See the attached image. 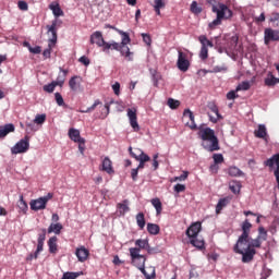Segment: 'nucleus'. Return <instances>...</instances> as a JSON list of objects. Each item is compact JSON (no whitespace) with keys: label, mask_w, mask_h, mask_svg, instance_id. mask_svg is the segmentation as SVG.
Instances as JSON below:
<instances>
[{"label":"nucleus","mask_w":279,"mask_h":279,"mask_svg":"<svg viewBox=\"0 0 279 279\" xmlns=\"http://www.w3.org/2000/svg\"><path fill=\"white\" fill-rule=\"evenodd\" d=\"M101 105H102L101 100L96 99L94 101V104L86 109V111H81V112H82V114H86L88 112H93V110H95V108H97V106H101Z\"/></svg>","instance_id":"49530a36"},{"label":"nucleus","mask_w":279,"mask_h":279,"mask_svg":"<svg viewBox=\"0 0 279 279\" xmlns=\"http://www.w3.org/2000/svg\"><path fill=\"white\" fill-rule=\"evenodd\" d=\"M201 60H207L208 59V48L202 46L201 52H199Z\"/></svg>","instance_id":"13d9d810"},{"label":"nucleus","mask_w":279,"mask_h":279,"mask_svg":"<svg viewBox=\"0 0 279 279\" xmlns=\"http://www.w3.org/2000/svg\"><path fill=\"white\" fill-rule=\"evenodd\" d=\"M88 250L84 246H81L80 248L76 250L75 255L78 258L80 263H84L88 258Z\"/></svg>","instance_id":"aec40b11"},{"label":"nucleus","mask_w":279,"mask_h":279,"mask_svg":"<svg viewBox=\"0 0 279 279\" xmlns=\"http://www.w3.org/2000/svg\"><path fill=\"white\" fill-rule=\"evenodd\" d=\"M135 219L140 230H143L145 228V214L138 213Z\"/></svg>","instance_id":"473e14b6"},{"label":"nucleus","mask_w":279,"mask_h":279,"mask_svg":"<svg viewBox=\"0 0 279 279\" xmlns=\"http://www.w3.org/2000/svg\"><path fill=\"white\" fill-rule=\"evenodd\" d=\"M17 207L20 208V210L22 213H24V215H25V213H27L29 207L27 206V203L25 202V199H23V196L20 197V201L17 203Z\"/></svg>","instance_id":"ea45409f"},{"label":"nucleus","mask_w":279,"mask_h":279,"mask_svg":"<svg viewBox=\"0 0 279 279\" xmlns=\"http://www.w3.org/2000/svg\"><path fill=\"white\" fill-rule=\"evenodd\" d=\"M54 99L57 102V106H64V98L62 97V94L60 93H54Z\"/></svg>","instance_id":"603ef678"},{"label":"nucleus","mask_w":279,"mask_h":279,"mask_svg":"<svg viewBox=\"0 0 279 279\" xmlns=\"http://www.w3.org/2000/svg\"><path fill=\"white\" fill-rule=\"evenodd\" d=\"M191 12L192 14H202V7L197 4V1L191 3Z\"/></svg>","instance_id":"a18cd8bd"},{"label":"nucleus","mask_w":279,"mask_h":279,"mask_svg":"<svg viewBox=\"0 0 279 279\" xmlns=\"http://www.w3.org/2000/svg\"><path fill=\"white\" fill-rule=\"evenodd\" d=\"M240 90H245V81H242L241 84H239L235 88V90H230L227 94V99L232 100V99H236V97H239V93Z\"/></svg>","instance_id":"6ab92c4d"},{"label":"nucleus","mask_w":279,"mask_h":279,"mask_svg":"<svg viewBox=\"0 0 279 279\" xmlns=\"http://www.w3.org/2000/svg\"><path fill=\"white\" fill-rule=\"evenodd\" d=\"M168 106H169V108H171V110H177V108H180V100L169 98L168 99Z\"/></svg>","instance_id":"de8ad7c7"},{"label":"nucleus","mask_w":279,"mask_h":279,"mask_svg":"<svg viewBox=\"0 0 279 279\" xmlns=\"http://www.w3.org/2000/svg\"><path fill=\"white\" fill-rule=\"evenodd\" d=\"M147 254H159L160 253V248L158 247H150L149 244L146 248Z\"/></svg>","instance_id":"338daca9"},{"label":"nucleus","mask_w":279,"mask_h":279,"mask_svg":"<svg viewBox=\"0 0 279 279\" xmlns=\"http://www.w3.org/2000/svg\"><path fill=\"white\" fill-rule=\"evenodd\" d=\"M198 40H199L202 47H205V48L214 47L213 41L208 40V37H206V35H201L198 37Z\"/></svg>","instance_id":"58836bf2"},{"label":"nucleus","mask_w":279,"mask_h":279,"mask_svg":"<svg viewBox=\"0 0 279 279\" xmlns=\"http://www.w3.org/2000/svg\"><path fill=\"white\" fill-rule=\"evenodd\" d=\"M189 178V171H183V173L179 177H175L174 180L179 182H184Z\"/></svg>","instance_id":"0e129e2a"},{"label":"nucleus","mask_w":279,"mask_h":279,"mask_svg":"<svg viewBox=\"0 0 279 279\" xmlns=\"http://www.w3.org/2000/svg\"><path fill=\"white\" fill-rule=\"evenodd\" d=\"M45 121H47V116L44 114H37L34 119V123H37V125H43V123H45Z\"/></svg>","instance_id":"09e8293b"},{"label":"nucleus","mask_w":279,"mask_h":279,"mask_svg":"<svg viewBox=\"0 0 279 279\" xmlns=\"http://www.w3.org/2000/svg\"><path fill=\"white\" fill-rule=\"evenodd\" d=\"M48 247H49L50 254L58 253V236L53 235L48 240Z\"/></svg>","instance_id":"412c9836"},{"label":"nucleus","mask_w":279,"mask_h":279,"mask_svg":"<svg viewBox=\"0 0 279 279\" xmlns=\"http://www.w3.org/2000/svg\"><path fill=\"white\" fill-rule=\"evenodd\" d=\"M102 171H106V173H109V175L114 173V169L112 168V160H110L109 157H105L102 160Z\"/></svg>","instance_id":"4be33fe9"},{"label":"nucleus","mask_w":279,"mask_h":279,"mask_svg":"<svg viewBox=\"0 0 279 279\" xmlns=\"http://www.w3.org/2000/svg\"><path fill=\"white\" fill-rule=\"evenodd\" d=\"M48 29V34H51V38L49 39V43H52V45H56L58 43V22L53 21L51 25L46 26Z\"/></svg>","instance_id":"4468645a"},{"label":"nucleus","mask_w":279,"mask_h":279,"mask_svg":"<svg viewBox=\"0 0 279 279\" xmlns=\"http://www.w3.org/2000/svg\"><path fill=\"white\" fill-rule=\"evenodd\" d=\"M242 234L240 235L233 250L235 254H241L242 263H245V221L241 223Z\"/></svg>","instance_id":"6e6552de"},{"label":"nucleus","mask_w":279,"mask_h":279,"mask_svg":"<svg viewBox=\"0 0 279 279\" xmlns=\"http://www.w3.org/2000/svg\"><path fill=\"white\" fill-rule=\"evenodd\" d=\"M14 130L16 129L13 123L0 125V138H5V136H8V134H10L11 132H14Z\"/></svg>","instance_id":"f3484780"},{"label":"nucleus","mask_w":279,"mask_h":279,"mask_svg":"<svg viewBox=\"0 0 279 279\" xmlns=\"http://www.w3.org/2000/svg\"><path fill=\"white\" fill-rule=\"evenodd\" d=\"M190 279H199V272H197L195 266H192L190 269Z\"/></svg>","instance_id":"4d7b16f0"},{"label":"nucleus","mask_w":279,"mask_h":279,"mask_svg":"<svg viewBox=\"0 0 279 279\" xmlns=\"http://www.w3.org/2000/svg\"><path fill=\"white\" fill-rule=\"evenodd\" d=\"M183 117H189L191 124L189 125V128L191 130H197V124L195 123V116L193 114V111H191V109H185L183 111Z\"/></svg>","instance_id":"5701e85b"},{"label":"nucleus","mask_w":279,"mask_h":279,"mask_svg":"<svg viewBox=\"0 0 279 279\" xmlns=\"http://www.w3.org/2000/svg\"><path fill=\"white\" fill-rule=\"evenodd\" d=\"M89 43L90 45H97V47H101L104 53H106L107 56H110V49L119 48L117 41H106V39H104V34L100 31H96L90 35Z\"/></svg>","instance_id":"20e7f679"},{"label":"nucleus","mask_w":279,"mask_h":279,"mask_svg":"<svg viewBox=\"0 0 279 279\" xmlns=\"http://www.w3.org/2000/svg\"><path fill=\"white\" fill-rule=\"evenodd\" d=\"M129 154L131 158H134L138 163L137 169H145V162H149L151 160V157L149 155L145 154L143 149L141 148H134L132 149V146L129 147Z\"/></svg>","instance_id":"423d86ee"},{"label":"nucleus","mask_w":279,"mask_h":279,"mask_svg":"<svg viewBox=\"0 0 279 279\" xmlns=\"http://www.w3.org/2000/svg\"><path fill=\"white\" fill-rule=\"evenodd\" d=\"M213 159L215 165H221L223 162V155L222 154H214Z\"/></svg>","instance_id":"bf43d9fd"},{"label":"nucleus","mask_w":279,"mask_h":279,"mask_svg":"<svg viewBox=\"0 0 279 279\" xmlns=\"http://www.w3.org/2000/svg\"><path fill=\"white\" fill-rule=\"evenodd\" d=\"M259 235L256 239L250 238L248 234L245 235V263H252L254 260V256H256V250H260V246L263 245V241H267V230L265 228L259 227L258 228Z\"/></svg>","instance_id":"f257e3e1"},{"label":"nucleus","mask_w":279,"mask_h":279,"mask_svg":"<svg viewBox=\"0 0 279 279\" xmlns=\"http://www.w3.org/2000/svg\"><path fill=\"white\" fill-rule=\"evenodd\" d=\"M135 245L137 246V250H147L148 245H149V240L145 239V240H136L135 241Z\"/></svg>","instance_id":"4c0bfd02"},{"label":"nucleus","mask_w":279,"mask_h":279,"mask_svg":"<svg viewBox=\"0 0 279 279\" xmlns=\"http://www.w3.org/2000/svg\"><path fill=\"white\" fill-rule=\"evenodd\" d=\"M174 191L175 193H183V191H186V185L178 183L174 185Z\"/></svg>","instance_id":"e2e57ef3"},{"label":"nucleus","mask_w":279,"mask_h":279,"mask_svg":"<svg viewBox=\"0 0 279 279\" xmlns=\"http://www.w3.org/2000/svg\"><path fill=\"white\" fill-rule=\"evenodd\" d=\"M266 86H276V84H279V78H276L272 74H268V76L265 78Z\"/></svg>","instance_id":"e433bc0d"},{"label":"nucleus","mask_w":279,"mask_h":279,"mask_svg":"<svg viewBox=\"0 0 279 279\" xmlns=\"http://www.w3.org/2000/svg\"><path fill=\"white\" fill-rule=\"evenodd\" d=\"M53 198V193H48L46 196H41L37 199H32L29 205H31V210H35V213H38V210H45L47 208V204L49 199Z\"/></svg>","instance_id":"0eeeda50"},{"label":"nucleus","mask_w":279,"mask_h":279,"mask_svg":"<svg viewBox=\"0 0 279 279\" xmlns=\"http://www.w3.org/2000/svg\"><path fill=\"white\" fill-rule=\"evenodd\" d=\"M147 258H145V255H142L140 257H136L135 259H132V265L136 267L137 269H141L142 267H145V262Z\"/></svg>","instance_id":"cd10ccee"},{"label":"nucleus","mask_w":279,"mask_h":279,"mask_svg":"<svg viewBox=\"0 0 279 279\" xmlns=\"http://www.w3.org/2000/svg\"><path fill=\"white\" fill-rule=\"evenodd\" d=\"M229 189L236 195V193L241 192V183L239 181H231L229 183Z\"/></svg>","instance_id":"f704fd0d"},{"label":"nucleus","mask_w":279,"mask_h":279,"mask_svg":"<svg viewBox=\"0 0 279 279\" xmlns=\"http://www.w3.org/2000/svg\"><path fill=\"white\" fill-rule=\"evenodd\" d=\"M50 10H52L54 16H64V11H62L59 4L50 5Z\"/></svg>","instance_id":"a19ab883"},{"label":"nucleus","mask_w":279,"mask_h":279,"mask_svg":"<svg viewBox=\"0 0 279 279\" xmlns=\"http://www.w3.org/2000/svg\"><path fill=\"white\" fill-rule=\"evenodd\" d=\"M228 174L231 175V178H239L240 175H243V171L233 166L229 168Z\"/></svg>","instance_id":"c9c22d12"},{"label":"nucleus","mask_w":279,"mask_h":279,"mask_svg":"<svg viewBox=\"0 0 279 279\" xmlns=\"http://www.w3.org/2000/svg\"><path fill=\"white\" fill-rule=\"evenodd\" d=\"M140 271L145 276L146 279H154L156 278V271H153L151 275L147 274V270H145V266H142V268H138Z\"/></svg>","instance_id":"3c124183"},{"label":"nucleus","mask_w":279,"mask_h":279,"mask_svg":"<svg viewBox=\"0 0 279 279\" xmlns=\"http://www.w3.org/2000/svg\"><path fill=\"white\" fill-rule=\"evenodd\" d=\"M69 138H71L74 143H84V137L80 135V130L77 129H70L69 130Z\"/></svg>","instance_id":"a211bd4d"},{"label":"nucleus","mask_w":279,"mask_h":279,"mask_svg":"<svg viewBox=\"0 0 279 279\" xmlns=\"http://www.w3.org/2000/svg\"><path fill=\"white\" fill-rule=\"evenodd\" d=\"M78 62H81V64H84V66H88L90 64V59H88L86 56H82L78 59Z\"/></svg>","instance_id":"69168bd1"},{"label":"nucleus","mask_w":279,"mask_h":279,"mask_svg":"<svg viewBox=\"0 0 279 279\" xmlns=\"http://www.w3.org/2000/svg\"><path fill=\"white\" fill-rule=\"evenodd\" d=\"M141 36H142L143 43H145V45H147L148 47L151 46V36L149 34L142 33Z\"/></svg>","instance_id":"864d4df0"},{"label":"nucleus","mask_w":279,"mask_h":279,"mask_svg":"<svg viewBox=\"0 0 279 279\" xmlns=\"http://www.w3.org/2000/svg\"><path fill=\"white\" fill-rule=\"evenodd\" d=\"M265 44L269 45V43L272 41H278L279 40V31H274L271 28H266L265 29Z\"/></svg>","instance_id":"ddd939ff"},{"label":"nucleus","mask_w":279,"mask_h":279,"mask_svg":"<svg viewBox=\"0 0 279 279\" xmlns=\"http://www.w3.org/2000/svg\"><path fill=\"white\" fill-rule=\"evenodd\" d=\"M150 203L156 209L157 215H160L162 213V202H160V198H153Z\"/></svg>","instance_id":"2f4dec72"},{"label":"nucleus","mask_w":279,"mask_h":279,"mask_svg":"<svg viewBox=\"0 0 279 279\" xmlns=\"http://www.w3.org/2000/svg\"><path fill=\"white\" fill-rule=\"evenodd\" d=\"M126 112H128L126 114H128L131 128H133V130L135 132H140L141 126L138 125V118L136 117V109L129 108V109H126Z\"/></svg>","instance_id":"9b49d317"},{"label":"nucleus","mask_w":279,"mask_h":279,"mask_svg":"<svg viewBox=\"0 0 279 279\" xmlns=\"http://www.w3.org/2000/svg\"><path fill=\"white\" fill-rule=\"evenodd\" d=\"M112 104H114L113 99H111L109 102H105L99 119H106V117L110 114V106H112Z\"/></svg>","instance_id":"a878e982"},{"label":"nucleus","mask_w":279,"mask_h":279,"mask_svg":"<svg viewBox=\"0 0 279 279\" xmlns=\"http://www.w3.org/2000/svg\"><path fill=\"white\" fill-rule=\"evenodd\" d=\"M47 232H48V234H51V233L60 234V232H62V225L60 222L50 223Z\"/></svg>","instance_id":"bb28decb"},{"label":"nucleus","mask_w":279,"mask_h":279,"mask_svg":"<svg viewBox=\"0 0 279 279\" xmlns=\"http://www.w3.org/2000/svg\"><path fill=\"white\" fill-rule=\"evenodd\" d=\"M117 32L120 36H122V39L120 44L117 43L118 48H111V50L119 51L120 56L125 58L129 62H132L134 60V52L130 51V47H128V45L132 43V39L130 38V34L121 29H117Z\"/></svg>","instance_id":"7ed1b4c3"},{"label":"nucleus","mask_w":279,"mask_h":279,"mask_svg":"<svg viewBox=\"0 0 279 279\" xmlns=\"http://www.w3.org/2000/svg\"><path fill=\"white\" fill-rule=\"evenodd\" d=\"M29 150V136H25L24 138L20 140L12 148L11 154H25Z\"/></svg>","instance_id":"1a4fd4ad"},{"label":"nucleus","mask_w":279,"mask_h":279,"mask_svg":"<svg viewBox=\"0 0 279 279\" xmlns=\"http://www.w3.org/2000/svg\"><path fill=\"white\" fill-rule=\"evenodd\" d=\"M117 208L120 215H125V213H130V203L128 199H124L123 203H118Z\"/></svg>","instance_id":"393cba45"},{"label":"nucleus","mask_w":279,"mask_h":279,"mask_svg":"<svg viewBox=\"0 0 279 279\" xmlns=\"http://www.w3.org/2000/svg\"><path fill=\"white\" fill-rule=\"evenodd\" d=\"M202 232V222H193L187 229H186V236L189 239H197V234Z\"/></svg>","instance_id":"f8f14e48"},{"label":"nucleus","mask_w":279,"mask_h":279,"mask_svg":"<svg viewBox=\"0 0 279 279\" xmlns=\"http://www.w3.org/2000/svg\"><path fill=\"white\" fill-rule=\"evenodd\" d=\"M256 138H266L267 136V128L265 125L260 124L258 129L255 131Z\"/></svg>","instance_id":"7c9ffc66"},{"label":"nucleus","mask_w":279,"mask_h":279,"mask_svg":"<svg viewBox=\"0 0 279 279\" xmlns=\"http://www.w3.org/2000/svg\"><path fill=\"white\" fill-rule=\"evenodd\" d=\"M198 136L202 141L201 146L205 151L213 154V151H219V149H221L219 138L215 135V130L210 128H199Z\"/></svg>","instance_id":"f03ea898"},{"label":"nucleus","mask_w":279,"mask_h":279,"mask_svg":"<svg viewBox=\"0 0 279 279\" xmlns=\"http://www.w3.org/2000/svg\"><path fill=\"white\" fill-rule=\"evenodd\" d=\"M17 8H20L23 12H26V10H28V5L27 2H25L24 0H20L17 2Z\"/></svg>","instance_id":"680f3d73"},{"label":"nucleus","mask_w":279,"mask_h":279,"mask_svg":"<svg viewBox=\"0 0 279 279\" xmlns=\"http://www.w3.org/2000/svg\"><path fill=\"white\" fill-rule=\"evenodd\" d=\"M59 74L57 76V80L53 81L56 84L62 88L64 86V82H66V75H69V70H64L62 68H59Z\"/></svg>","instance_id":"dca6fc26"},{"label":"nucleus","mask_w":279,"mask_h":279,"mask_svg":"<svg viewBox=\"0 0 279 279\" xmlns=\"http://www.w3.org/2000/svg\"><path fill=\"white\" fill-rule=\"evenodd\" d=\"M154 8H159L162 10V8H165V1L163 0H155Z\"/></svg>","instance_id":"774afa93"},{"label":"nucleus","mask_w":279,"mask_h":279,"mask_svg":"<svg viewBox=\"0 0 279 279\" xmlns=\"http://www.w3.org/2000/svg\"><path fill=\"white\" fill-rule=\"evenodd\" d=\"M56 86H59L57 83H54L53 81L47 85L43 86V89L45 90V93H53V90H56Z\"/></svg>","instance_id":"37998d69"},{"label":"nucleus","mask_w":279,"mask_h":279,"mask_svg":"<svg viewBox=\"0 0 279 279\" xmlns=\"http://www.w3.org/2000/svg\"><path fill=\"white\" fill-rule=\"evenodd\" d=\"M147 232L153 235L160 234V226L156 223L148 222L147 223Z\"/></svg>","instance_id":"c756f323"},{"label":"nucleus","mask_w":279,"mask_h":279,"mask_svg":"<svg viewBox=\"0 0 279 279\" xmlns=\"http://www.w3.org/2000/svg\"><path fill=\"white\" fill-rule=\"evenodd\" d=\"M80 272H64L61 279H76Z\"/></svg>","instance_id":"6e6d98bb"},{"label":"nucleus","mask_w":279,"mask_h":279,"mask_svg":"<svg viewBox=\"0 0 279 279\" xmlns=\"http://www.w3.org/2000/svg\"><path fill=\"white\" fill-rule=\"evenodd\" d=\"M150 75L154 86H158V82H160V74H158L156 70H150Z\"/></svg>","instance_id":"c03bdc74"},{"label":"nucleus","mask_w":279,"mask_h":279,"mask_svg":"<svg viewBox=\"0 0 279 279\" xmlns=\"http://www.w3.org/2000/svg\"><path fill=\"white\" fill-rule=\"evenodd\" d=\"M245 217H251V221H256L257 223H260V216H256L255 214H252V211H246Z\"/></svg>","instance_id":"5fc2aeb1"},{"label":"nucleus","mask_w":279,"mask_h":279,"mask_svg":"<svg viewBox=\"0 0 279 279\" xmlns=\"http://www.w3.org/2000/svg\"><path fill=\"white\" fill-rule=\"evenodd\" d=\"M71 90H77V76H72L69 81Z\"/></svg>","instance_id":"8fccbe9b"},{"label":"nucleus","mask_w":279,"mask_h":279,"mask_svg":"<svg viewBox=\"0 0 279 279\" xmlns=\"http://www.w3.org/2000/svg\"><path fill=\"white\" fill-rule=\"evenodd\" d=\"M177 66L179 71H182L183 73H186V71H189V69L191 68V61H189V56L182 50L178 51Z\"/></svg>","instance_id":"9d476101"},{"label":"nucleus","mask_w":279,"mask_h":279,"mask_svg":"<svg viewBox=\"0 0 279 279\" xmlns=\"http://www.w3.org/2000/svg\"><path fill=\"white\" fill-rule=\"evenodd\" d=\"M138 171H141L138 168H133L131 170V178L133 182H136V180H138Z\"/></svg>","instance_id":"052dcab7"},{"label":"nucleus","mask_w":279,"mask_h":279,"mask_svg":"<svg viewBox=\"0 0 279 279\" xmlns=\"http://www.w3.org/2000/svg\"><path fill=\"white\" fill-rule=\"evenodd\" d=\"M190 243L194 246L197 247V250H204L205 242L204 240H199L197 238H191Z\"/></svg>","instance_id":"72a5a7b5"},{"label":"nucleus","mask_w":279,"mask_h":279,"mask_svg":"<svg viewBox=\"0 0 279 279\" xmlns=\"http://www.w3.org/2000/svg\"><path fill=\"white\" fill-rule=\"evenodd\" d=\"M228 204H230V199L228 198H220L216 205V215H219L223 208H226V206H228Z\"/></svg>","instance_id":"b1692460"},{"label":"nucleus","mask_w":279,"mask_h":279,"mask_svg":"<svg viewBox=\"0 0 279 279\" xmlns=\"http://www.w3.org/2000/svg\"><path fill=\"white\" fill-rule=\"evenodd\" d=\"M47 239V229H41V232L38 234L37 246L45 247V241Z\"/></svg>","instance_id":"c85d7f7f"},{"label":"nucleus","mask_w":279,"mask_h":279,"mask_svg":"<svg viewBox=\"0 0 279 279\" xmlns=\"http://www.w3.org/2000/svg\"><path fill=\"white\" fill-rule=\"evenodd\" d=\"M130 256H131V260H134L135 258H140L141 256V248L138 247H132L130 248Z\"/></svg>","instance_id":"79ce46f5"},{"label":"nucleus","mask_w":279,"mask_h":279,"mask_svg":"<svg viewBox=\"0 0 279 279\" xmlns=\"http://www.w3.org/2000/svg\"><path fill=\"white\" fill-rule=\"evenodd\" d=\"M213 12L217 14V17L209 23L210 29H215L218 25H221V21L232 19V10L223 3H219L218 7H214Z\"/></svg>","instance_id":"39448f33"},{"label":"nucleus","mask_w":279,"mask_h":279,"mask_svg":"<svg viewBox=\"0 0 279 279\" xmlns=\"http://www.w3.org/2000/svg\"><path fill=\"white\" fill-rule=\"evenodd\" d=\"M207 108L216 114V118L209 114V121H211V123H217V121L223 119V117L219 114V108L215 102H208Z\"/></svg>","instance_id":"2eb2a0df"}]
</instances>
